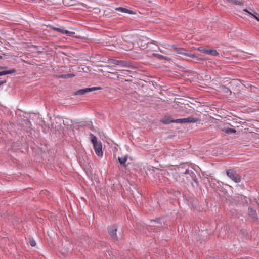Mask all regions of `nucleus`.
<instances>
[{
    "label": "nucleus",
    "mask_w": 259,
    "mask_h": 259,
    "mask_svg": "<svg viewBox=\"0 0 259 259\" xmlns=\"http://www.w3.org/2000/svg\"><path fill=\"white\" fill-rule=\"evenodd\" d=\"M196 118H193V117H189L187 118L177 119L175 120V123H192L196 122L197 121Z\"/></svg>",
    "instance_id": "7"
},
{
    "label": "nucleus",
    "mask_w": 259,
    "mask_h": 259,
    "mask_svg": "<svg viewBox=\"0 0 259 259\" xmlns=\"http://www.w3.org/2000/svg\"><path fill=\"white\" fill-rule=\"evenodd\" d=\"M102 89L101 87H91V88H86L84 89H80L77 91L75 93V95H84L89 92H91L92 91L101 90Z\"/></svg>",
    "instance_id": "5"
},
{
    "label": "nucleus",
    "mask_w": 259,
    "mask_h": 259,
    "mask_svg": "<svg viewBox=\"0 0 259 259\" xmlns=\"http://www.w3.org/2000/svg\"><path fill=\"white\" fill-rule=\"evenodd\" d=\"M248 212L249 217L251 218L253 221L257 220V213L255 210L253 209L252 208H249Z\"/></svg>",
    "instance_id": "10"
},
{
    "label": "nucleus",
    "mask_w": 259,
    "mask_h": 259,
    "mask_svg": "<svg viewBox=\"0 0 259 259\" xmlns=\"http://www.w3.org/2000/svg\"><path fill=\"white\" fill-rule=\"evenodd\" d=\"M91 141L93 144L94 148L96 154L99 156H101L103 155L102 152V145L100 141H98L97 138L93 134L90 133Z\"/></svg>",
    "instance_id": "1"
},
{
    "label": "nucleus",
    "mask_w": 259,
    "mask_h": 259,
    "mask_svg": "<svg viewBox=\"0 0 259 259\" xmlns=\"http://www.w3.org/2000/svg\"><path fill=\"white\" fill-rule=\"evenodd\" d=\"M16 70L14 69L10 70H6V71H3L0 72V76L12 74L13 73L15 72Z\"/></svg>",
    "instance_id": "15"
},
{
    "label": "nucleus",
    "mask_w": 259,
    "mask_h": 259,
    "mask_svg": "<svg viewBox=\"0 0 259 259\" xmlns=\"http://www.w3.org/2000/svg\"><path fill=\"white\" fill-rule=\"evenodd\" d=\"M6 82V81H0V84H3L4 83Z\"/></svg>",
    "instance_id": "23"
},
{
    "label": "nucleus",
    "mask_w": 259,
    "mask_h": 259,
    "mask_svg": "<svg viewBox=\"0 0 259 259\" xmlns=\"http://www.w3.org/2000/svg\"><path fill=\"white\" fill-rule=\"evenodd\" d=\"M230 125V124L228 123L224 124V126L222 128V131L223 132H224L227 134H235L236 133V130L235 128H229V127L227 126V125Z\"/></svg>",
    "instance_id": "8"
},
{
    "label": "nucleus",
    "mask_w": 259,
    "mask_h": 259,
    "mask_svg": "<svg viewBox=\"0 0 259 259\" xmlns=\"http://www.w3.org/2000/svg\"><path fill=\"white\" fill-rule=\"evenodd\" d=\"M29 243L31 246H35L36 245L35 241L33 239H30Z\"/></svg>",
    "instance_id": "20"
},
{
    "label": "nucleus",
    "mask_w": 259,
    "mask_h": 259,
    "mask_svg": "<svg viewBox=\"0 0 259 259\" xmlns=\"http://www.w3.org/2000/svg\"><path fill=\"white\" fill-rule=\"evenodd\" d=\"M2 58V56L0 55V59Z\"/></svg>",
    "instance_id": "24"
},
{
    "label": "nucleus",
    "mask_w": 259,
    "mask_h": 259,
    "mask_svg": "<svg viewBox=\"0 0 259 259\" xmlns=\"http://www.w3.org/2000/svg\"><path fill=\"white\" fill-rule=\"evenodd\" d=\"M243 11L249 14L250 15H252L256 20H257L259 22V14L255 12H250L246 9H244Z\"/></svg>",
    "instance_id": "14"
},
{
    "label": "nucleus",
    "mask_w": 259,
    "mask_h": 259,
    "mask_svg": "<svg viewBox=\"0 0 259 259\" xmlns=\"http://www.w3.org/2000/svg\"><path fill=\"white\" fill-rule=\"evenodd\" d=\"M118 62H119V60L113 59H109L108 60V63L113 64L114 66L117 65Z\"/></svg>",
    "instance_id": "17"
},
{
    "label": "nucleus",
    "mask_w": 259,
    "mask_h": 259,
    "mask_svg": "<svg viewBox=\"0 0 259 259\" xmlns=\"http://www.w3.org/2000/svg\"><path fill=\"white\" fill-rule=\"evenodd\" d=\"M116 11H118L121 13H126L128 14H134L132 11L122 7H119L115 8Z\"/></svg>",
    "instance_id": "12"
},
{
    "label": "nucleus",
    "mask_w": 259,
    "mask_h": 259,
    "mask_svg": "<svg viewBox=\"0 0 259 259\" xmlns=\"http://www.w3.org/2000/svg\"><path fill=\"white\" fill-rule=\"evenodd\" d=\"M127 63L126 62L121 60H119L117 65L121 66H126Z\"/></svg>",
    "instance_id": "19"
},
{
    "label": "nucleus",
    "mask_w": 259,
    "mask_h": 259,
    "mask_svg": "<svg viewBox=\"0 0 259 259\" xmlns=\"http://www.w3.org/2000/svg\"><path fill=\"white\" fill-rule=\"evenodd\" d=\"M227 175L236 183H239L241 181L240 176L233 170L226 171Z\"/></svg>",
    "instance_id": "3"
},
{
    "label": "nucleus",
    "mask_w": 259,
    "mask_h": 259,
    "mask_svg": "<svg viewBox=\"0 0 259 259\" xmlns=\"http://www.w3.org/2000/svg\"><path fill=\"white\" fill-rule=\"evenodd\" d=\"M228 2L234 4L236 5H242L243 2L240 0H226Z\"/></svg>",
    "instance_id": "16"
},
{
    "label": "nucleus",
    "mask_w": 259,
    "mask_h": 259,
    "mask_svg": "<svg viewBox=\"0 0 259 259\" xmlns=\"http://www.w3.org/2000/svg\"><path fill=\"white\" fill-rule=\"evenodd\" d=\"M198 50L199 51L202 52V53H203L205 54V51L206 50V49H204V48H201V47H199V48H198Z\"/></svg>",
    "instance_id": "21"
},
{
    "label": "nucleus",
    "mask_w": 259,
    "mask_h": 259,
    "mask_svg": "<svg viewBox=\"0 0 259 259\" xmlns=\"http://www.w3.org/2000/svg\"><path fill=\"white\" fill-rule=\"evenodd\" d=\"M172 48L174 49L175 51L178 54L184 55L185 56H189L192 58H197L196 56L191 53H187V51L183 48L177 47L176 46H172Z\"/></svg>",
    "instance_id": "2"
},
{
    "label": "nucleus",
    "mask_w": 259,
    "mask_h": 259,
    "mask_svg": "<svg viewBox=\"0 0 259 259\" xmlns=\"http://www.w3.org/2000/svg\"><path fill=\"white\" fill-rule=\"evenodd\" d=\"M49 27L51 29H52V30H53L54 31H57L58 32H60V33H61L62 34H66L68 36H72L73 35H74L75 34L74 32L69 31L65 30V29H64L63 28H59L54 27V26H52V25H50Z\"/></svg>",
    "instance_id": "6"
},
{
    "label": "nucleus",
    "mask_w": 259,
    "mask_h": 259,
    "mask_svg": "<svg viewBox=\"0 0 259 259\" xmlns=\"http://www.w3.org/2000/svg\"><path fill=\"white\" fill-rule=\"evenodd\" d=\"M117 227L115 225L110 226L108 227V231L110 237L114 240H117Z\"/></svg>",
    "instance_id": "4"
},
{
    "label": "nucleus",
    "mask_w": 259,
    "mask_h": 259,
    "mask_svg": "<svg viewBox=\"0 0 259 259\" xmlns=\"http://www.w3.org/2000/svg\"><path fill=\"white\" fill-rule=\"evenodd\" d=\"M153 55L154 56L157 57L158 58H163V56L158 54H153Z\"/></svg>",
    "instance_id": "22"
},
{
    "label": "nucleus",
    "mask_w": 259,
    "mask_h": 259,
    "mask_svg": "<svg viewBox=\"0 0 259 259\" xmlns=\"http://www.w3.org/2000/svg\"><path fill=\"white\" fill-rule=\"evenodd\" d=\"M175 120L169 116H165L160 120V122L164 124H169L171 123L175 122Z\"/></svg>",
    "instance_id": "9"
},
{
    "label": "nucleus",
    "mask_w": 259,
    "mask_h": 259,
    "mask_svg": "<svg viewBox=\"0 0 259 259\" xmlns=\"http://www.w3.org/2000/svg\"><path fill=\"white\" fill-rule=\"evenodd\" d=\"M205 54L211 55L213 56H217L219 55V53L215 50L213 49H206Z\"/></svg>",
    "instance_id": "11"
},
{
    "label": "nucleus",
    "mask_w": 259,
    "mask_h": 259,
    "mask_svg": "<svg viewBox=\"0 0 259 259\" xmlns=\"http://www.w3.org/2000/svg\"><path fill=\"white\" fill-rule=\"evenodd\" d=\"M74 75L73 74H64V75H61L58 76L59 78H70L73 76H74Z\"/></svg>",
    "instance_id": "18"
},
{
    "label": "nucleus",
    "mask_w": 259,
    "mask_h": 259,
    "mask_svg": "<svg viewBox=\"0 0 259 259\" xmlns=\"http://www.w3.org/2000/svg\"><path fill=\"white\" fill-rule=\"evenodd\" d=\"M128 157V155H126L123 157H119L118 160L121 165H123L127 161Z\"/></svg>",
    "instance_id": "13"
}]
</instances>
